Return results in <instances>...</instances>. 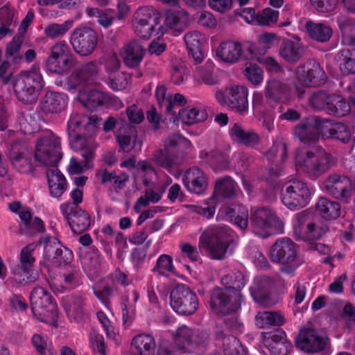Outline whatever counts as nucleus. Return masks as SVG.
<instances>
[{
	"instance_id": "nucleus-56",
	"label": "nucleus",
	"mask_w": 355,
	"mask_h": 355,
	"mask_svg": "<svg viewBox=\"0 0 355 355\" xmlns=\"http://www.w3.org/2000/svg\"><path fill=\"white\" fill-rule=\"evenodd\" d=\"M340 69L344 73H355V49H343L338 53Z\"/></svg>"
},
{
	"instance_id": "nucleus-47",
	"label": "nucleus",
	"mask_w": 355,
	"mask_h": 355,
	"mask_svg": "<svg viewBox=\"0 0 355 355\" xmlns=\"http://www.w3.org/2000/svg\"><path fill=\"white\" fill-rule=\"evenodd\" d=\"M318 213L327 220L337 218L340 214V205L335 201L321 198L316 206Z\"/></svg>"
},
{
	"instance_id": "nucleus-64",
	"label": "nucleus",
	"mask_w": 355,
	"mask_h": 355,
	"mask_svg": "<svg viewBox=\"0 0 355 355\" xmlns=\"http://www.w3.org/2000/svg\"><path fill=\"white\" fill-rule=\"evenodd\" d=\"M244 75L254 85H259L263 80V71L255 64H247L244 70Z\"/></svg>"
},
{
	"instance_id": "nucleus-21",
	"label": "nucleus",
	"mask_w": 355,
	"mask_h": 355,
	"mask_svg": "<svg viewBox=\"0 0 355 355\" xmlns=\"http://www.w3.org/2000/svg\"><path fill=\"white\" fill-rule=\"evenodd\" d=\"M307 214L302 212L295 215L293 222L294 232L296 236L302 240L318 239L327 231L325 224L314 221L306 225L304 230V224L306 220Z\"/></svg>"
},
{
	"instance_id": "nucleus-63",
	"label": "nucleus",
	"mask_w": 355,
	"mask_h": 355,
	"mask_svg": "<svg viewBox=\"0 0 355 355\" xmlns=\"http://www.w3.org/2000/svg\"><path fill=\"white\" fill-rule=\"evenodd\" d=\"M21 43L22 37L21 36L14 37L12 40L7 45L6 49V58L12 60L14 62H18L22 58L20 53Z\"/></svg>"
},
{
	"instance_id": "nucleus-4",
	"label": "nucleus",
	"mask_w": 355,
	"mask_h": 355,
	"mask_svg": "<svg viewBox=\"0 0 355 355\" xmlns=\"http://www.w3.org/2000/svg\"><path fill=\"white\" fill-rule=\"evenodd\" d=\"M16 98L23 103H35L44 86V82L38 67L22 71L12 80Z\"/></svg>"
},
{
	"instance_id": "nucleus-42",
	"label": "nucleus",
	"mask_w": 355,
	"mask_h": 355,
	"mask_svg": "<svg viewBox=\"0 0 355 355\" xmlns=\"http://www.w3.org/2000/svg\"><path fill=\"white\" fill-rule=\"evenodd\" d=\"M236 182L230 177L218 179L215 184L213 195L215 201L218 202L221 198H232L237 191Z\"/></svg>"
},
{
	"instance_id": "nucleus-49",
	"label": "nucleus",
	"mask_w": 355,
	"mask_h": 355,
	"mask_svg": "<svg viewBox=\"0 0 355 355\" xmlns=\"http://www.w3.org/2000/svg\"><path fill=\"white\" fill-rule=\"evenodd\" d=\"M230 135L233 140L246 146H254L259 141V137L256 133L245 130L237 123L231 128Z\"/></svg>"
},
{
	"instance_id": "nucleus-33",
	"label": "nucleus",
	"mask_w": 355,
	"mask_h": 355,
	"mask_svg": "<svg viewBox=\"0 0 355 355\" xmlns=\"http://www.w3.org/2000/svg\"><path fill=\"white\" fill-rule=\"evenodd\" d=\"M184 42L196 63H201L204 55L201 51L202 44L206 42V37L199 31H191L184 36Z\"/></svg>"
},
{
	"instance_id": "nucleus-40",
	"label": "nucleus",
	"mask_w": 355,
	"mask_h": 355,
	"mask_svg": "<svg viewBox=\"0 0 355 355\" xmlns=\"http://www.w3.org/2000/svg\"><path fill=\"white\" fill-rule=\"evenodd\" d=\"M215 64L211 60L200 67L196 68L193 73V79L198 83L213 85L218 83L217 76L214 74Z\"/></svg>"
},
{
	"instance_id": "nucleus-22",
	"label": "nucleus",
	"mask_w": 355,
	"mask_h": 355,
	"mask_svg": "<svg viewBox=\"0 0 355 355\" xmlns=\"http://www.w3.org/2000/svg\"><path fill=\"white\" fill-rule=\"evenodd\" d=\"M241 298L235 300V295L227 288H216L211 295L210 306L216 313L226 314L234 311L240 306Z\"/></svg>"
},
{
	"instance_id": "nucleus-19",
	"label": "nucleus",
	"mask_w": 355,
	"mask_h": 355,
	"mask_svg": "<svg viewBox=\"0 0 355 355\" xmlns=\"http://www.w3.org/2000/svg\"><path fill=\"white\" fill-rule=\"evenodd\" d=\"M121 166L130 170L135 169L133 176L137 189L140 188L141 183L145 186L150 185L153 180L157 178L154 168L146 161H141L136 164L135 159L130 157L123 160Z\"/></svg>"
},
{
	"instance_id": "nucleus-38",
	"label": "nucleus",
	"mask_w": 355,
	"mask_h": 355,
	"mask_svg": "<svg viewBox=\"0 0 355 355\" xmlns=\"http://www.w3.org/2000/svg\"><path fill=\"white\" fill-rule=\"evenodd\" d=\"M303 54L304 48L300 41L297 39L284 40L279 49L281 57L288 62L298 61Z\"/></svg>"
},
{
	"instance_id": "nucleus-7",
	"label": "nucleus",
	"mask_w": 355,
	"mask_h": 355,
	"mask_svg": "<svg viewBox=\"0 0 355 355\" xmlns=\"http://www.w3.org/2000/svg\"><path fill=\"white\" fill-rule=\"evenodd\" d=\"M62 155L60 139L52 132H46L35 144V157L46 166H56Z\"/></svg>"
},
{
	"instance_id": "nucleus-1",
	"label": "nucleus",
	"mask_w": 355,
	"mask_h": 355,
	"mask_svg": "<svg viewBox=\"0 0 355 355\" xmlns=\"http://www.w3.org/2000/svg\"><path fill=\"white\" fill-rule=\"evenodd\" d=\"M100 124L101 120L96 115L87 116L74 113L71 116L68 121L70 146L74 150L81 152L84 163L80 164L76 159L71 157L68 166L69 174H79L92 167L90 161L96 148L92 136Z\"/></svg>"
},
{
	"instance_id": "nucleus-35",
	"label": "nucleus",
	"mask_w": 355,
	"mask_h": 355,
	"mask_svg": "<svg viewBox=\"0 0 355 355\" xmlns=\"http://www.w3.org/2000/svg\"><path fill=\"white\" fill-rule=\"evenodd\" d=\"M134 355H155V341L149 334L135 336L131 343Z\"/></svg>"
},
{
	"instance_id": "nucleus-37",
	"label": "nucleus",
	"mask_w": 355,
	"mask_h": 355,
	"mask_svg": "<svg viewBox=\"0 0 355 355\" xmlns=\"http://www.w3.org/2000/svg\"><path fill=\"white\" fill-rule=\"evenodd\" d=\"M98 71L96 63L89 62L83 65L79 69L74 71L69 80V89H75L79 86H85L89 80V77L95 74Z\"/></svg>"
},
{
	"instance_id": "nucleus-25",
	"label": "nucleus",
	"mask_w": 355,
	"mask_h": 355,
	"mask_svg": "<svg viewBox=\"0 0 355 355\" xmlns=\"http://www.w3.org/2000/svg\"><path fill=\"white\" fill-rule=\"evenodd\" d=\"M180 135H170L165 141L164 149L157 150L154 155V160L157 165L166 168L171 173L172 167L178 164L175 160L174 153H176L179 145Z\"/></svg>"
},
{
	"instance_id": "nucleus-30",
	"label": "nucleus",
	"mask_w": 355,
	"mask_h": 355,
	"mask_svg": "<svg viewBox=\"0 0 355 355\" xmlns=\"http://www.w3.org/2000/svg\"><path fill=\"white\" fill-rule=\"evenodd\" d=\"M321 137L334 138L343 143L348 142L352 137V130L343 123H333L329 120L324 121L320 125Z\"/></svg>"
},
{
	"instance_id": "nucleus-29",
	"label": "nucleus",
	"mask_w": 355,
	"mask_h": 355,
	"mask_svg": "<svg viewBox=\"0 0 355 355\" xmlns=\"http://www.w3.org/2000/svg\"><path fill=\"white\" fill-rule=\"evenodd\" d=\"M266 97L270 103H286L291 98L288 87L279 80H269L266 87Z\"/></svg>"
},
{
	"instance_id": "nucleus-62",
	"label": "nucleus",
	"mask_w": 355,
	"mask_h": 355,
	"mask_svg": "<svg viewBox=\"0 0 355 355\" xmlns=\"http://www.w3.org/2000/svg\"><path fill=\"white\" fill-rule=\"evenodd\" d=\"M180 253L177 257V260L183 262L187 260L194 262L199 258V252L197 248L188 243H183L180 245Z\"/></svg>"
},
{
	"instance_id": "nucleus-55",
	"label": "nucleus",
	"mask_w": 355,
	"mask_h": 355,
	"mask_svg": "<svg viewBox=\"0 0 355 355\" xmlns=\"http://www.w3.org/2000/svg\"><path fill=\"white\" fill-rule=\"evenodd\" d=\"M116 136L117 141L123 151L130 152L133 149L141 150V141L137 138L135 131H130L125 134L118 133Z\"/></svg>"
},
{
	"instance_id": "nucleus-11",
	"label": "nucleus",
	"mask_w": 355,
	"mask_h": 355,
	"mask_svg": "<svg viewBox=\"0 0 355 355\" xmlns=\"http://www.w3.org/2000/svg\"><path fill=\"white\" fill-rule=\"evenodd\" d=\"M311 196V191L302 180H293L283 186L282 201L291 210L306 206Z\"/></svg>"
},
{
	"instance_id": "nucleus-3",
	"label": "nucleus",
	"mask_w": 355,
	"mask_h": 355,
	"mask_svg": "<svg viewBox=\"0 0 355 355\" xmlns=\"http://www.w3.org/2000/svg\"><path fill=\"white\" fill-rule=\"evenodd\" d=\"M233 242L232 231L225 226L211 225L207 227L199 239V247L214 259H222L228 253Z\"/></svg>"
},
{
	"instance_id": "nucleus-52",
	"label": "nucleus",
	"mask_w": 355,
	"mask_h": 355,
	"mask_svg": "<svg viewBox=\"0 0 355 355\" xmlns=\"http://www.w3.org/2000/svg\"><path fill=\"white\" fill-rule=\"evenodd\" d=\"M306 28L309 35L319 42H324L329 40L332 35L331 27L326 24L308 21L306 24Z\"/></svg>"
},
{
	"instance_id": "nucleus-15",
	"label": "nucleus",
	"mask_w": 355,
	"mask_h": 355,
	"mask_svg": "<svg viewBox=\"0 0 355 355\" xmlns=\"http://www.w3.org/2000/svg\"><path fill=\"white\" fill-rule=\"evenodd\" d=\"M248 90L243 85H233L227 87L225 92L218 91L215 94L219 103L234 109L241 114L248 110Z\"/></svg>"
},
{
	"instance_id": "nucleus-13",
	"label": "nucleus",
	"mask_w": 355,
	"mask_h": 355,
	"mask_svg": "<svg viewBox=\"0 0 355 355\" xmlns=\"http://www.w3.org/2000/svg\"><path fill=\"white\" fill-rule=\"evenodd\" d=\"M42 264L47 267H53L61 264H67L73 259V253L69 249L64 248L55 238H44Z\"/></svg>"
},
{
	"instance_id": "nucleus-54",
	"label": "nucleus",
	"mask_w": 355,
	"mask_h": 355,
	"mask_svg": "<svg viewBox=\"0 0 355 355\" xmlns=\"http://www.w3.org/2000/svg\"><path fill=\"white\" fill-rule=\"evenodd\" d=\"M350 111V105L339 95L332 94L329 98L327 112L330 114L343 116Z\"/></svg>"
},
{
	"instance_id": "nucleus-51",
	"label": "nucleus",
	"mask_w": 355,
	"mask_h": 355,
	"mask_svg": "<svg viewBox=\"0 0 355 355\" xmlns=\"http://www.w3.org/2000/svg\"><path fill=\"white\" fill-rule=\"evenodd\" d=\"M227 218L241 230H245L248 225V211L242 206L229 207L226 211Z\"/></svg>"
},
{
	"instance_id": "nucleus-14",
	"label": "nucleus",
	"mask_w": 355,
	"mask_h": 355,
	"mask_svg": "<svg viewBox=\"0 0 355 355\" xmlns=\"http://www.w3.org/2000/svg\"><path fill=\"white\" fill-rule=\"evenodd\" d=\"M171 306L178 313L193 314L198 307L196 295L184 284L178 285L171 293Z\"/></svg>"
},
{
	"instance_id": "nucleus-60",
	"label": "nucleus",
	"mask_w": 355,
	"mask_h": 355,
	"mask_svg": "<svg viewBox=\"0 0 355 355\" xmlns=\"http://www.w3.org/2000/svg\"><path fill=\"white\" fill-rule=\"evenodd\" d=\"M200 157L204 162L209 164L215 171L223 170L227 167V164H223L221 166L218 164L219 161L223 159L220 153L218 151L201 150Z\"/></svg>"
},
{
	"instance_id": "nucleus-34",
	"label": "nucleus",
	"mask_w": 355,
	"mask_h": 355,
	"mask_svg": "<svg viewBox=\"0 0 355 355\" xmlns=\"http://www.w3.org/2000/svg\"><path fill=\"white\" fill-rule=\"evenodd\" d=\"M10 160L12 167L20 173L28 174L33 171L31 155L26 149H12Z\"/></svg>"
},
{
	"instance_id": "nucleus-26",
	"label": "nucleus",
	"mask_w": 355,
	"mask_h": 355,
	"mask_svg": "<svg viewBox=\"0 0 355 355\" xmlns=\"http://www.w3.org/2000/svg\"><path fill=\"white\" fill-rule=\"evenodd\" d=\"M60 209L62 213L68 217L70 227L75 233H81L89 227L91 220L89 214L82 209H78L72 213V203L61 205Z\"/></svg>"
},
{
	"instance_id": "nucleus-23",
	"label": "nucleus",
	"mask_w": 355,
	"mask_h": 355,
	"mask_svg": "<svg viewBox=\"0 0 355 355\" xmlns=\"http://www.w3.org/2000/svg\"><path fill=\"white\" fill-rule=\"evenodd\" d=\"M215 58L220 62L231 65L249 58L244 55L241 43L230 40L218 44L215 50Z\"/></svg>"
},
{
	"instance_id": "nucleus-61",
	"label": "nucleus",
	"mask_w": 355,
	"mask_h": 355,
	"mask_svg": "<svg viewBox=\"0 0 355 355\" xmlns=\"http://www.w3.org/2000/svg\"><path fill=\"white\" fill-rule=\"evenodd\" d=\"M189 73V69L185 64H173L171 70V81L175 85H182L188 79Z\"/></svg>"
},
{
	"instance_id": "nucleus-59",
	"label": "nucleus",
	"mask_w": 355,
	"mask_h": 355,
	"mask_svg": "<svg viewBox=\"0 0 355 355\" xmlns=\"http://www.w3.org/2000/svg\"><path fill=\"white\" fill-rule=\"evenodd\" d=\"M64 285L59 284L57 279H52L50 282L51 288L57 292H62L64 288L74 286L78 284V274L74 268H71L67 274L64 275Z\"/></svg>"
},
{
	"instance_id": "nucleus-46",
	"label": "nucleus",
	"mask_w": 355,
	"mask_h": 355,
	"mask_svg": "<svg viewBox=\"0 0 355 355\" xmlns=\"http://www.w3.org/2000/svg\"><path fill=\"white\" fill-rule=\"evenodd\" d=\"M222 284L225 286L224 288L230 287V292L235 295V300L238 301L241 297L240 291L244 287L245 281L244 276L239 271H234L221 279Z\"/></svg>"
},
{
	"instance_id": "nucleus-18",
	"label": "nucleus",
	"mask_w": 355,
	"mask_h": 355,
	"mask_svg": "<svg viewBox=\"0 0 355 355\" xmlns=\"http://www.w3.org/2000/svg\"><path fill=\"white\" fill-rule=\"evenodd\" d=\"M328 344V338L325 334L314 329L300 331L296 341V347L302 351L309 353H317L323 350Z\"/></svg>"
},
{
	"instance_id": "nucleus-27",
	"label": "nucleus",
	"mask_w": 355,
	"mask_h": 355,
	"mask_svg": "<svg viewBox=\"0 0 355 355\" xmlns=\"http://www.w3.org/2000/svg\"><path fill=\"white\" fill-rule=\"evenodd\" d=\"M183 183L189 191L201 194L208 187V178L202 170L193 167L186 171Z\"/></svg>"
},
{
	"instance_id": "nucleus-20",
	"label": "nucleus",
	"mask_w": 355,
	"mask_h": 355,
	"mask_svg": "<svg viewBox=\"0 0 355 355\" xmlns=\"http://www.w3.org/2000/svg\"><path fill=\"white\" fill-rule=\"evenodd\" d=\"M260 342L272 355H288L292 348L286 333L279 329L261 333Z\"/></svg>"
},
{
	"instance_id": "nucleus-45",
	"label": "nucleus",
	"mask_w": 355,
	"mask_h": 355,
	"mask_svg": "<svg viewBox=\"0 0 355 355\" xmlns=\"http://www.w3.org/2000/svg\"><path fill=\"white\" fill-rule=\"evenodd\" d=\"M10 271L12 281L19 285L25 286L35 282L37 279V275L33 268L16 265L11 268Z\"/></svg>"
},
{
	"instance_id": "nucleus-36",
	"label": "nucleus",
	"mask_w": 355,
	"mask_h": 355,
	"mask_svg": "<svg viewBox=\"0 0 355 355\" xmlns=\"http://www.w3.org/2000/svg\"><path fill=\"white\" fill-rule=\"evenodd\" d=\"M46 175L51 195L54 198H60L67 189L65 177L57 168L48 169Z\"/></svg>"
},
{
	"instance_id": "nucleus-16",
	"label": "nucleus",
	"mask_w": 355,
	"mask_h": 355,
	"mask_svg": "<svg viewBox=\"0 0 355 355\" xmlns=\"http://www.w3.org/2000/svg\"><path fill=\"white\" fill-rule=\"evenodd\" d=\"M323 188L336 198L347 200L355 191V178L331 174L324 181Z\"/></svg>"
},
{
	"instance_id": "nucleus-2",
	"label": "nucleus",
	"mask_w": 355,
	"mask_h": 355,
	"mask_svg": "<svg viewBox=\"0 0 355 355\" xmlns=\"http://www.w3.org/2000/svg\"><path fill=\"white\" fill-rule=\"evenodd\" d=\"M189 16L183 10L168 11L164 21L160 13L154 8L144 6L134 14L133 28L139 37L148 39L151 35H164L168 31L173 35L180 34L189 25Z\"/></svg>"
},
{
	"instance_id": "nucleus-50",
	"label": "nucleus",
	"mask_w": 355,
	"mask_h": 355,
	"mask_svg": "<svg viewBox=\"0 0 355 355\" xmlns=\"http://www.w3.org/2000/svg\"><path fill=\"white\" fill-rule=\"evenodd\" d=\"M82 262L87 275L93 276L99 270L103 262V258L100 255L98 250L92 248L82 259Z\"/></svg>"
},
{
	"instance_id": "nucleus-32",
	"label": "nucleus",
	"mask_w": 355,
	"mask_h": 355,
	"mask_svg": "<svg viewBox=\"0 0 355 355\" xmlns=\"http://www.w3.org/2000/svg\"><path fill=\"white\" fill-rule=\"evenodd\" d=\"M77 98L84 106L90 110H95L107 103L108 100L106 94L97 90H92L87 86H82L80 88Z\"/></svg>"
},
{
	"instance_id": "nucleus-48",
	"label": "nucleus",
	"mask_w": 355,
	"mask_h": 355,
	"mask_svg": "<svg viewBox=\"0 0 355 355\" xmlns=\"http://www.w3.org/2000/svg\"><path fill=\"white\" fill-rule=\"evenodd\" d=\"M284 317L277 312H259L255 318V324L259 328H268L271 326H281L285 323Z\"/></svg>"
},
{
	"instance_id": "nucleus-44",
	"label": "nucleus",
	"mask_w": 355,
	"mask_h": 355,
	"mask_svg": "<svg viewBox=\"0 0 355 355\" xmlns=\"http://www.w3.org/2000/svg\"><path fill=\"white\" fill-rule=\"evenodd\" d=\"M207 117V112L201 105L187 107L179 112L180 119L187 125L204 121Z\"/></svg>"
},
{
	"instance_id": "nucleus-6",
	"label": "nucleus",
	"mask_w": 355,
	"mask_h": 355,
	"mask_svg": "<svg viewBox=\"0 0 355 355\" xmlns=\"http://www.w3.org/2000/svg\"><path fill=\"white\" fill-rule=\"evenodd\" d=\"M32 311L40 321L54 324L58 318L56 303L43 287L35 286L30 295Z\"/></svg>"
},
{
	"instance_id": "nucleus-57",
	"label": "nucleus",
	"mask_w": 355,
	"mask_h": 355,
	"mask_svg": "<svg viewBox=\"0 0 355 355\" xmlns=\"http://www.w3.org/2000/svg\"><path fill=\"white\" fill-rule=\"evenodd\" d=\"M73 20L69 19L62 24L51 23L44 28L46 37L55 39L64 35L73 26Z\"/></svg>"
},
{
	"instance_id": "nucleus-12",
	"label": "nucleus",
	"mask_w": 355,
	"mask_h": 355,
	"mask_svg": "<svg viewBox=\"0 0 355 355\" xmlns=\"http://www.w3.org/2000/svg\"><path fill=\"white\" fill-rule=\"evenodd\" d=\"M73 62V55L65 41L55 43L51 49V55L46 62L47 71L61 74L67 71Z\"/></svg>"
},
{
	"instance_id": "nucleus-10",
	"label": "nucleus",
	"mask_w": 355,
	"mask_h": 355,
	"mask_svg": "<svg viewBox=\"0 0 355 355\" xmlns=\"http://www.w3.org/2000/svg\"><path fill=\"white\" fill-rule=\"evenodd\" d=\"M251 223L254 232L265 238L272 234L282 233L283 221L269 209L259 207L252 211Z\"/></svg>"
},
{
	"instance_id": "nucleus-24",
	"label": "nucleus",
	"mask_w": 355,
	"mask_h": 355,
	"mask_svg": "<svg viewBox=\"0 0 355 355\" xmlns=\"http://www.w3.org/2000/svg\"><path fill=\"white\" fill-rule=\"evenodd\" d=\"M174 340L182 350L191 351L205 343V336L204 334L199 333L198 331L183 324L176 329L174 334Z\"/></svg>"
},
{
	"instance_id": "nucleus-31",
	"label": "nucleus",
	"mask_w": 355,
	"mask_h": 355,
	"mask_svg": "<svg viewBox=\"0 0 355 355\" xmlns=\"http://www.w3.org/2000/svg\"><path fill=\"white\" fill-rule=\"evenodd\" d=\"M144 54V49L136 41L124 45L120 50L121 58L125 64L130 68L137 67L142 61Z\"/></svg>"
},
{
	"instance_id": "nucleus-53",
	"label": "nucleus",
	"mask_w": 355,
	"mask_h": 355,
	"mask_svg": "<svg viewBox=\"0 0 355 355\" xmlns=\"http://www.w3.org/2000/svg\"><path fill=\"white\" fill-rule=\"evenodd\" d=\"M65 311L70 320L80 322L83 318V300L80 298L67 297L63 302Z\"/></svg>"
},
{
	"instance_id": "nucleus-28",
	"label": "nucleus",
	"mask_w": 355,
	"mask_h": 355,
	"mask_svg": "<svg viewBox=\"0 0 355 355\" xmlns=\"http://www.w3.org/2000/svg\"><path fill=\"white\" fill-rule=\"evenodd\" d=\"M324 121L312 117L301 122L295 129V135L302 142L316 140L321 136L320 125Z\"/></svg>"
},
{
	"instance_id": "nucleus-41",
	"label": "nucleus",
	"mask_w": 355,
	"mask_h": 355,
	"mask_svg": "<svg viewBox=\"0 0 355 355\" xmlns=\"http://www.w3.org/2000/svg\"><path fill=\"white\" fill-rule=\"evenodd\" d=\"M270 286L271 281L269 278L266 277H256L250 288L254 300L260 304L264 305Z\"/></svg>"
},
{
	"instance_id": "nucleus-8",
	"label": "nucleus",
	"mask_w": 355,
	"mask_h": 355,
	"mask_svg": "<svg viewBox=\"0 0 355 355\" xmlns=\"http://www.w3.org/2000/svg\"><path fill=\"white\" fill-rule=\"evenodd\" d=\"M326 78V74L320 65L315 61H309L296 69L292 80L297 92L301 95L306 87L320 85L325 82Z\"/></svg>"
},
{
	"instance_id": "nucleus-39",
	"label": "nucleus",
	"mask_w": 355,
	"mask_h": 355,
	"mask_svg": "<svg viewBox=\"0 0 355 355\" xmlns=\"http://www.w3.org/2000/svg\"><path fill=\"white\" fill-rule=\"evenodd\" d=\"M67 101L64 94L49 92L42 102V108L46 112L58 113L65 108Z\"/></svg>"
},
{
	"instance_id": "nucleus-43",
	"label": "nucleus",
	"mask_w": 355,
	"mask_h": 355,
	"mask_svg": "<svg viewBox=\"0 0 355 355\" xmlns=\"http://www.w3.org/2000/svg\"><path fill=\"white\" fill-rule=\"evenodd\" d=\"M171 183V179L166 178L164 185L156 187L155 189H148L144 197H141L135 206V209L139 212L141 208L146 207L150 202H157L162 197L166 187Z\"/></svg>"
},
{
	"instance_id": "nucleus-9",
	"label": "nucleus",
	"mask_w": 355,
	"mask_h": 355,
	"mask_svg": "<svg viewBox=\"0 0 355 355\" xmlns=\"http://www.w3.org/2000/svg\"><path fill=\"white\" fill-rule=\"evenodd\" d=\"M297 245L288 238L277 240L270 250V257L273 262L282 264L281 270L287 274L293 273L298 267Z\"/></svg>"
},
{
	"instance_id": "nucleus-17",
	"label": "nucleus",
	"mask_w": 355,
	"mask_h": 355,
	"mask_svg": "<svg viewBox=\"0 0 355 355\" xmlns=\"http://www.w3.org/2000/svg\"><path fill=\"white\" fill-rule=\"evenodd\" d=\"M98 36L96 33L87 27L76 28L73 30L70 44L74 51L81 55L87 56L93 53L96 47Z\"/></svg>"
},
{
	"instance_id": "nucleus-5",
	"label": "nucleus",
	"mask_w": 355,
	"mask_h": 355,
	"mask_svg": "<svg viewBox=\"0 0 355 355\" xmlns=\"http://www.w3.org/2000/svg\"><path fill=\"white\" fill-rule=\"evenodd\" d=\"M333 162L332 156L322 148L300 150L295 157L297 167L315 176L326 172Z\"/></svg>"
},
{
	"instance_id": "nucleus-58",
	"label": "nucleus",
	"mask_w": 355,
	"mask_h": 355,
	"mask_svg": "<svg viewBox=\"0 0 355 355\" xmlns=\"http://www.w3.org/2000/svg\"><path fill=\"white\" fill-rule=\"evenodd\" d=\"M89 17H94L97 19V22L104 28L110 27L114 19L112 12L110 10H98L94 8H88L86 10Z\"/></svg>"
}]
</instances>
